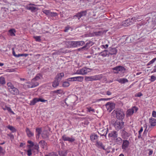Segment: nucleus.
I'll return each mask as SVG.
<instances>
[{
  "instance_id": "f257e3e1",
  "label": "nucleus",
  "mask_w": 156,
  "mask_h": 156,
  "mask_svg": "<svg viewBox=\"0 0 156 156\" xmlns=\"http://www.w3.org/2000/svg\"><path fill=\"white\" fill-rule=\"evenodd\" d=\"M102 78V76L101 75H98L94 76H86L85 78V80L86 81H92L100 80Z\"/></svg>"
},
{
  "instance_id": "f03ea898",
  "label": "nucleus",
  "mask_w": 156,
  "mask_h": 156,
  "mask_svg": "<svg viewBox=\"0 0 156 156\" xmlns=\"http://www.w3.org/2000/svg\"><path fill=\"white\" fill-rule=\"evenodd\" d=\"M116 117L118 119L122 120L125 117V114L123 111L120 109H117L115 111Z\"/></svg>"
},
{
  "instance_id": "7ed1b4c3",
  "label": "nucleus",
  "mask_w": 156,
  "mask_h": 156,
  "mask_svg": "<svg viewBox=\"0 0 156 156\" xmlns=\"http://www.w3.org/2000/svg\"><path fill=\"white\" fill-rule=\"evenodd\" d=\"M138 109L137 107L133 106L131 108L127 110L126 112V116L127 117L130 116L134 112H136Z\"/></svg>"
},
{
  "instance_id": "20e7f679",
  "label": "nucleus",
  "mask_w": 156,
  "mask_h": 156,
  "mask_svg": "<svg viewBox=\"0 0 156 156\" xmlns=\"http://www.w3.org/2000/svg\"><path fill=\"white\" fill-rule=\"evenodd\" d=\"M91 69L88 68H83L77 70L76 74L81 75H85L87 73L90 72Z\"/></svg>"
},
{
  "instance_id": "39448f33",
  "label": "nucleus",
  "mask_w": 156,
  "mask_h": 156,
  "mask_svg": "<svg viewBox=\"0 0 156 156\" xmlns=\"http://www.w3.org/2000/svg\"><path fill=\"white\" fill-rule=\"evenodd\" d=\"M73 47H76L83 46L85 44L84 41H71L69 42Z\"/></svg>"
},
{
  "instance_id": "423d86ee",
  "label": "nucleus",
  "mask_w": 156,
  "mask_h": 156,
  "mask_svg": "<svg viewBox=\"0 0 156 156\" xmlns=\"http://www.w3.org/2000/svg\"><path fill=\"white\" fill-rule=\"evenodd\" d=\"M87 12V10L82 11L80 12H78L76 15L73 16V19H75L76 17L78 20H80V18L82 17L86 16Z\"/></svg>"
},
{
  "instance_id": "0eeeda50",
  "label": "nucleus",
  "mask_w": 156,
  "mask_h": 156,
  "mask_svg": "<svg viewBox=\"0 0 156 156\" xmlns=\"http://www.w3.org/2000/svg\"><path fill=\"white\" fill-rule=\"evenodd\" d=\"M124 125V122H122L116 121L114 124V127L115 129L118 131L122 128Z\"/></svg>"
},
{
  "instance_id": "6e6552de",
  "label": "nucleus",
  "mask_w": 156,
  "mask_h": 156,
  "mask_svg": "<svg viewBox=\"0 0 156 156\" xmlns=\"http://www.w3.org/2000/svg\"><path fill=\"white\" fill-rule=\"evenodd\" d=\"M105 106L107 110L109 112H111L113 109L115 108V104L111 102H107L105 105Z\"/></svg>"
},
{
  "instance_id": "1a4fd4ad",
  "label": "nucleus",
  "mask_w": 156,
  "mask_h": 156,
  "mask_svg": "<svg viewBox=\"0 0 156 156\" xmlns=\"http://www.w3.org/2000/svg\"><path fill=\"white\" fill-rule=\"evenodd\" d=\"M83 80V77L82 76H76L71 77L67 79L68 81H75L82 82Z\"/></svg>"
},
{
  "instance_id": "9d476101",
  "label": "nucleus",
  "mask_w": 156,
  "mask_h": 156,
  "mask_svg": "<svg viewBox=\"0 0 156 156\" xmlns=\"http://www.w3.org/2000/svg\"><path fill=\"white\" fill-rule=\"evenodd\" d=\"M47 101V100H45L41 98H34L32 101H30V105H33L38 102L40 101L41 102H45Z\"/></svg>"
},
{
  "instance_id": "9b49d317",
  "label": "nucleus",
  "mask_w": 156,
  "mask_h": 156,
  "mask_svg": "<svg viewBox=\"0 0 156 156\" xmlns=\"http://www.w3.org/2000/svg\"><path fill=\"white\" fill-rule=\"evenodd\" d=\"M73 97H68L65 99V103L68 106L71 105L74 102V101L73 100Z\"/></svg>"
},
{
  "instance_id": "f8f14e48",
  "label": "nucleus",
  "mask_w": 156,
  "mask_h": 156,
  "mask_svg": "<svg viewBox=\"0 0 156 156\" xmlns=\"http://www.w3.org/2000/svg\"><path fill=\"white\" fill-rule=\"evenodd\" d=\"M112 70L116 71L117 72H115V73H118L119 71L124 72L125 71L126 69L124 68V67L119 66L113 68Z\"/></svg>"
},
{
  "instance_id": "ddd939ff",
  "label": "nucleus",
  "mask_w": 156,
  "mask_h": 156,
  "mask_svg": "<svg viewBox=\"0 0 156 156\" xmlns=\"http://www.w3.org/2000/svg\"><path fill=\"white\" fill-rule=\"evenodd\" d=\"M62 138L64 141H68L70 142H72L75 141V139L73 137H68L66 135H63Z\"/></svg>"
},
{
  "instance_id": "4468645a",
  "label": "nucleus",
  "mask_w": 156,
  "mask_h": 156,
  "mask_svg": "<svg viewBox=\"0 0 156 156\" xmlns=\"http://www.w3.org/2000/svg\"><path fill=\"white\" fill-rule=\"evenodd\" d=\"M129 141L127 140H124L122 146V148L123 150H126L129 145Z\"/></svg>"
},
{
  "instance_id": "2eb2a0df",
  "label": "nucleus",
  "mask_w": 156,
  "mask_h": 156,
  "mask_svg": "<svg viewBox=\"0 0 156 156\" xmlns=\"http://www.w3.org/2000/svg\"><path fill=\"white\" fill-rule=\"evenodd\" d=\"M143 15H137L131 18V21H133V22H136V21H140L143 19Z\"/></svg>"
},
{
  "instance_id": "dca6fc26",
  "label": "nucleus",
  "mask_w": 156,
  "mask_h": 156,
  "mask_svg": "<svg viewBox=\"0 0 156 156\" xmlns=\"http://www.w3.org/2000/svg\"><path fill=\"white\" fill-rule=\"evenodd\" d=\"M9 91L13 95H17L19 94V91L18 90L14 87L11 89H9Z\"/></svg>"
},
{
  "instance_id": "f3484780",
  "label": "nucleus",
  "mask_w": 156,
  "mask_h": 156,
  "mask_svg": "<svg viewBox=\"0 0 156 156\" xmlns=\"http://www.w3.org/2000/svg\"><path fill=\"white\" fill-rule=\"evenodd\" d=\"M34 82H32V81L31 82L28 83L27 85V87L28 88L34 87L37 86L39 83L37 82L34 83Z\"/></svg>"
},
{
  "instance_id": "a211bd4d",
  "label": "nucleus",
  "mask_w": 156,
  "mask_h": 156,
  "mask_svg": "<svg viewBox=\"0 0 156 156\" xmlns=\"http://www.w3.org/2000/svg\"><path fill=\"white\" fill-rule=\"evenodd\" d=\"M108 131V129H103L101 128H100L99 129V132H98L99 134L101 136H106Z\"/></svg>"
},
{
  "instance_id": "6ab92c4d",
  "label": "nucleus",
  "mask_w": 156,
  "mask_h": 156,
  "mask_svg": "<svg viewBox=\"0 0 156 156\" xmlns=\"http://www.w3.org/2000/svg\"><path fill=\"white\" fill-rule=\"evenodd\" d=\"M95 146L99 149H102L104 150H105V147L103 145L102 142L100 141H96Z\"/></svg>"
},
{
  "instance_id": "aec40b11",
  "label": "nucleus",
  "mask_w": 156,
  "mask_h": 156,
  "mask_svg": "<svg viewBox=\"0 0 156 156\" xmlns=\"http://www.w3.org/2000/svg\"><path fill=\"white\" fill-rule=\"evenodd\" d=\"M109 48V51H108V54L113 55L116 54L117 50L116 48Z\"/></svg>"
},
{
  "instance_id": "412c9836",
  "label": "nucleus",
  "mask_w": 156,
  "mask_h": 156,
  "mask_svg": "<svg viewBox=\"0 0 156 156\" xmlns=\"http://www.w3.org/2000/svg\"><path fill=\"white\" fill-rule=\"evenodd\" d=\"M149 122L151 126H156V119L153 118H151L149 120Z\"/></svg>"
},
{
  "instance_id": "4be33fe9",
  "label": "nucleus",
  "mask_w": 156,
  "mask_h": 156,
  "mask_svg": "<svg viewBox=\"0 0 156 156\" xmlns=\"http://www.w3.org/2000/svg\"><path fill=\"white\" fill-rule=\"evenodd\" d=\"M130 135V134L124 130H123L122 133V136L123 139H127Z\"/></svg>"
},
{
  "instance_id": "5701e85b",
  "label": "nucleus",
  "mask_w": 156,
  "mask_h": 156,
  "mask_svg": "<svg viewBox=\"0 0 156 156\" xmlns=\"http://www.w3.org/2000/svg\"><path fill=\"white\" fill-rule=\"evenodd\" d=\"M64 76V74L63 72L58 73L55 77V79H56L59 81H60L62 77Z\"/></svg>"
},
{
  "instance_id": "b1692460",
  "label": "nucleus",
  "mask_w": 156,
  "mask_h": 156,
  "mask_svg": "<svg viewBox=\"0 0 156 156\" xmlns=\"http://www.w3.org/2000/svg\"><path fill=\"white\" fill-rule=\"evenodd\" d=\"M42 132V129L41 128H36V138H39L40 134Z\"/></svg>"
},
{
  "instance_id": "393cba45",
  "label": "nucleus",
  "mask_w": 156,
  "mask_h": 156,
  "mask_svg": "<svg viewBox=\"0 0 156 156\" xmlns=\"http://www.w3.org/2000/svg\"><path fill=\"white\" fill-rule=\"evenodd\" d=\"M40 146L43 148L47 149V143L44 140H41L39 142Z\"/></svg>"
},
{
  "instance_id": "a878e982",
  "label": "nucleus",
  "mask_w": 156,
  "mask_h": 156,
  "mask_svg": "<svg viewBox=\"0 0 156 156\" xmlns=\"http://www.w3.org/2000/svg\"><path fill=\"white\" fill-rule=\"evenodd\" d=\"M41 135L43 138L46 139L49 137V133L47 131H44L41 134Z\"/></svg>"
},
{
  "instance_id": "bb28decb",
  "label": "nucleus",
  "mask_w": 156,
  "mask_h": 156,
  "mask_svg": "<svg viewBox=\"0 0 156 156\" xmlns=\"http://www.w3.org/2000/svg\"><path fill=\"white\" fill-rule=\"evenodd\" d=\"M26 132L27 134L28 137H31L33 136L34 135L33 133H32L28 128H26Z\"/></svg>"
},
{
  "instance_id": "cd10ccee",
  "label": "nucleus",
  "mask_w": 156,
  "mask_h": 156,
  "mask_svg": "<svg viewBox=\"0 0 156 156\" xmlns=\"http://www.w3.org/2000/svg\"><path fill=\"white\" fill-rule=\"evenodd\" d=\"M130 19H127V20H125L123 22L122 25L124 26H129L131 24V23L132 21L130 22Z\"/></svg>"
},
{
  "instance_id": "c85d7f7f",
  "label": "nucleus",
  "mask_w": 156,
  "mask_h": 156,
  "mask_svg": "<svg viewBox=\"0 0 156 156\" xmlns=\"http://www.w3.org/2000/svg\"><path fill=\"white\" fill-rule=\"evenodd\" d=\"M60 81L56 79H55L54 80L52 83V86L54 87H57L58 86Z\"/></svg>"
},
{
  "instance_id": "c756f323",
  "label": "nucleus",
  "mask_w": 156,
  "mask_h": 156,
  "mask_svg": "<svg viewBox=\"0 0 156 156\" xmlns=\"http://www.w3.org/2000/svg\"><path fill=\"white\" fill-rule=\"evenodd\" d=\"M42 75L40 73L37 74L34 78L32 79V81L34 82L35 81L38 80H40L41 78L42 77Z\"/></svg>"
},
{
  "instance_id": "7c9ffc66",
  "label": "nucleus",
  "mask_w": 156,
  "mask_h": 156,
  "mask_svg": "<svg viewBox=\"0 0 156 156\" xmlns=\"http://www.w3.org/2000/svg\"><path fill=\"white\" fill-rule=\"evenodd\" d=\"M108 54V51L107 50H105L99 53V55L103 57H106Z\"/></svg>"
},
{
  "instance_id": "2f4dec72",
  "label": "nucleus",
  "mask_w": 156,
  "mask_h": 156,
  "mask_svg": "<svg viewBox=\"0 0 156 156\" xmlns=\"http://www.w3.org/2000/svg\"><path fill=\"white\" fill-rule=\"evenodd\" d=\"M98 138L97 135L94 133L91 134L90 136V138L91 141L97 140L98 139Z\"/></svg>"
},
{
  "instance_id": "473e14b6",
  "label": "nucleus",
  "mask_w": 156,
  "mask_h": 156,
  "mask_svg": "<svg viewBox=\"0 0 156 156\" xmlns=\"http://www.w3.org/2000/svg\"><path fill=\"white\" fill-rule=\"evenodd\" d=\"M117 80L121 83H124L128 82V80L126 78H121Z\"/></svg>"
},
{
  "instance_id": "72a5a7b5",
  "label": "nucleus",
  "mask_w": 156,
  "mask_h": 156,
  "mask_svg": "<svg viewBox=\"0 0 156 156\" xmlns=\"http://www.w3.org/2000/svg\"><path fill=\"white\" fill-rule=\"evenodd\" d=\"M108 136L110 137H117V134L116 133V132L115 131L111 132L108 134Z\"/></svg>"
},
{
  "instance_id": "f704fd0d",
  "label": "nucleus",
  "mask_w": 156,
  "mask_h": 156,
  "mask_svg": "<svg viewBox=\"0 0 156 156\" xmlns=\"http://www.w3.org/2000/svg\"><path fill=\"white\" fill-rule=\"evenodd\" d=\"M9 32L10 34V36H15V30L14 29H12L9 30Z\"/></svg>"
},
{
  "instance_id": "c9c22d12",
  "label": "nucleus",
  "mask_w": 156,
  "mask_h": 156,
  "mask_svg": "<svg viewBox=\"0 0 156 156\" xmlns=\"http://www.w3.org/2000/svg\"><path fill=\"white\" fill-rule=\"evenodd\" d=\"M26 9H27L31 10L32 12H34L36 9V8L30 6H27L26 7Z\"/></svg>"
},
{
  "instance_id": "e433bc0d",
  "label": "nucleus",
  "mask_w": 156,
  "mask_h": 156,
  "mask_svg": "<svg viewBox=\"0 0 156 156\" xmlns=\"http://www.w3.org/2000/svg\"><path fill=\"white\" fill-rule=\"evenodd\" d=\"M67 81H64L62 83V86L63 87H67L69 86L70 85V83Z\"/></svg>"
},
{
  "instance_id": "4c0bfd02",
  "label": "nucleus",
  "mask_w": 156,
  "mask_h": 156,
  "mask_svg": "<svg viewBox=\"0 0 156 156\" xmlns=\"http://www.w3.org/2000/svg\"><path fill=\"white\" fill-rule=\"evenodd\" d=\"M94 33L95 35L97 36H101L103 34V32L101 31H98L94 32Z\"/></svg>"
},
{
  "instance_id": "58836bf2",
  "label": "nucleus",
  "mask_w": 156,
  "mask_h": 156,
  "mask_svg": "<svg viewBox=\"0 0 156 156\" xmlns=\"http://www.w3.org/2000/svg\"><path fill=\"white\" fill-rule=\"evenodd\" d=\"M5 80L3 77H0V85L4 84L5 83Z\"/></svg>"
},
{
  "instance_id": "ea45409f",
  "label": "nucleus",
  "mask_w": 156,
  "mask_h": 156,
  "mask_svg": "<svg viewBox=\"0 0 156 156\" xmlns=\"http://www.w3.org/2000/svg\"><path fill=\"white\" fill-rule=\"evenodd\" d=\"M115 141L118 144H121L123 141L122 139L120 137L117 138L116 139Z\"/></svg>"
},
{
  "instance_id": "a19ab883",
  "label": "nucleus",
  "mask_w": 156,
  "mask_h": 156,
  "mask_svg": "<svg viewBox=\"0 0 156 156\" xmlns=\"http://www.w3.org/2000/svg\"><path fill=\"white\" fill-rule=\"evenodd\" d=\"M7 128L11 130L12 132H15L16 129L13 126L9 125L7 127Z\"/></svg>"
},
{
  "instance_id": "79ce46f5",
  "label": "nucleus",
  "mask_w": 156,
  "mask_h": 156,
  "mask_svg": "<svg viewBox=\"0 0 156 156\" xmlns=\"http://www.w3.org/2000/svg\"><path fill=\"white\" fill-rule=\"evenodd\" d=\"M34 38L36 41L40 42L41 41V37L40 36H34Z\"/></svg>"
},
{
  "instance_id": "37998d69",
  "label": "nucleus",
  "mask_w": 156,
  "mask_h": 156,
  "mask_svg": "<svg viewBox=\"0 0 156 156\" xmlns=\"http://www.w3.org/2000/svg\"><path fill=\"white\" fill-rule=\"evenodd\" d=\"M7 85L8 87V89L9 90V89H11L12 87H14V86L10 82L8 83H7Z\"/></svg>"
},
{
  "instance_id": "c03bdc74",
  "label": "nucleus",
  "mask_w": 156,
  "mask_h": 156,
  "mask_svg": "<svg viewBox=\"0 0 156 156\" xmlns=\"http://www.w3.org/2000/svg\"><path fill=\"white\" fill-rule=\"evenodd\" d=\"M33 146H34V149H35L36 150L37 152H38L39 148L38 145L37 144H34V145Z\"/></svg>"
},
{
  "instance_id": "a18cd8bd",
  "label": "nucleus",
  "mask_w": 156,
  "mask_h": 156,
  "mask_svg": "<svg viewBox=\"0 0 156 156\" xmlns=\"http://www.w3.org/2000/svg\"><path fill=\"white\" fill-rule=\"evenodd\" d=\"M156 60V58H154L153 59L151 60L147 64V66H149L152 64L154 63V62Z\"/></svg>"
},
{
  "instance_id": "49530a36",
  "label": "nucleus",
  "mask_w": 156,
  "mask_h": 156,
  "mask_svg": "<svg viewBox=\"0 0 156 156\" xmlns=\"http://www.w3.org/2000/svg\"><path fill=\"white\" fill-rule=\"evenodd\" d=\"M143 22L142 21L140 24H139V25H137V27L138 29H141V28H143L144 25V24H143Z\"/></svg>"
},
{
  "instance_id": "de8ad7c7",
  "label": "nucleus",
  "mask_w": 156,
  "mask_h": 156,
  "mask_svg": "<svg viewBox=\"0 0 156 156\" xmlns=\"http://www.w3.org/2000/svg\"><path fill=\"white\" fill-rule=\"evenodd\" d=\"M90 44V42L87 43L82 48H83L84 49H85L86 48H88L90 47V46L89 45Z\"/></svg>"
},
{
  "instance_id": "09e8293b",
  "label": "nucleus",
  "mask_w": 156,
  "mask_h": 156,
  "mask_svg": "<svg viewBox=\"0 0 156 156\" xmlns=\"http://www.w3.org/2000/svg\"><path fill=\"white\" fill-rule=\"evenodd\" d=\"M28 54H18L17 55V57H19L20 56H25L26 57L28 56Z\"/></svg>"
},
{
  "instance_id": "8fccbe9b",
  "label": "nucleus",
  "mask_w": 156,
  "mask_h": 156,
  "mask_svg": "<svg viewBox=\"0 0 156 156\" xmlns=\"http://www.w3.org/2000/svg\"><path fill=\"white\" fill-rule=\"evenodd\" d=\"M44 13H45L47 15L50 16L51 12L50 11L48 10H45L43 11Z\"/></svg>"
},
{
  "instance_id": "3c124183",
  "label": "nucleus",
  "mask_w": 156,
  "mask_h": 156,
  "mask_svg": "<svg viewBox=\"0 0 156 156\" xmlns=\"http://www.w3.org/2000/svg\"><path fill=\"white\" fill-rule=\"evenodd\" d=\"M87 109L88 111L90 112H94L95 110L94 109L92 108L91 107H88L87 108Z\"/></svg>"
},
{
  "instance_id": "603ef678",
  "label": "nucleus",
  "mask_w": 156,
  "mask_h": 156,
  "mask_svg": "<svg viewBox=\"0 0 156 156\" xmlns=\"http://www.w3.org/2000/svg\"><path fill=\"white\" fill-rule=\"evenodd\" d=\"M27 142L28 143L30 144V145H29V147H33L34 145V143L30 140H28L27 141Z\"/></svg>"
},
{
  "instance_id": "864d4df0",
  "label": "nucleus",
  "mask_w": 156,
  "mask_h": 156,
  "mask_svg": "<svg viewBox=\"0 0 156 156\" xmlns=\"http://www.w3.org/2000/svg\"><path fill=\"white\" fill-rule=\"evenodd\" d=\"M53 92L54 93H56L59 94H61L62 92V90L61 89L58 90H55L53 91Z\"/></svg>"
},
{
  "instance_id": "5fc2aeb1",
  "label": "nucleus",
  "mask_w": 156,
  "mask_h": 156,
  "mask_svg": "<svg viewBox=\"0 0 156 156\" xmlns=\"http://www.w3.org/2000/svg\"><path fill=\"white\" fill-rule=\"evenodd\" d=\"M57 16V14L55 12H51L50 16Z\"/></svg>"
},
{
  "instance_id": "6e6d98bb",
  "label": "nucleus",
  "mask_w": 156,
  "mask_h": 156,
  "mask_svg": "<svg viewBox=\"0 0 156 156\" xmlns=\"http://www.w3.org/2000/svg\"><path fill=\"white\" fill-rule=\"evenodd\" d=\"M156 80V77L154 76H151V81L153 82Z\"/></svg>"
},
{
  "instance_id": "4d7b16f0",
  "label": "nucleus",
  "mask_w": 156,
  "mask_h": 156,
  "mask_svg": "<svg viewBox=\"0 0 156 156\" xmlns=\"http://www.w3.org/2000/svg\"><path fill=\"white\" fill-rule=\"evenodd\" d=\"M7 110L9 112H10L12 113L13 114H14V113L12 110V109H11V108L9 107H6Z\"/></svg>"
},
{
  "instance_id": "13d9d810",
  "label": "nucleus",
  "mask_w": 156,
  "mask_h": 156,
  "mask_svg": "<svg viewBox=\"0 0 156 156\" xmlns=\"http://www.w3.org/2000/svg\"><path fill=\"white\" fill-rule=\"evenodd\" d=\"M27 154L29 156H30L32 154L31 150V149H29L27 151Z\"/></svg>"
},
{
  "instance_id": "bf43d9fd",
  "label": "nucleus",
  "mask_w": 156,
  "mask_h": 156,
  "mask_svg": "<svg viewBox=\"0 0 156 156\" xmlns=\"http://www.w3.org/2000/svg\"><path fill=\"white\" fill-rule=\"evenodd\" d=\"M7 135L10 137V139L11 140H12L13 139L14 137L13 135H12V134L11 133L8 134H7Z\"/></svg>"
},
{
  "instance_id": "052dcab7",
  "label": "nucleus",
  "mask_w": 156,
  "mask_h": 156,
  "mask_svg": "<svg viewBox=\"0 0 156 156\" xmlns=\"http://www.w3.org/2000/svg\"><path fill=\"white\" fill-rule=\"evenodd\" d=\"M67 153V151H65V153L64 154H63L61 152V153L59 154L60 156H66Z\"/></svg>"
},
{
  "instance_id": "680f3d73",
  "label": "nucleus",
  "mask_w": 156,
  "mask_h": 156,
  "mask_svg": "<svg viewBox=\"0 0 156 156\" xmlns=\"http://www.w3.org/2000/svg\"><path fill=\"white\" fill-rule=\"evenodd\" d=\"M143 95L140 92L136 94H135V97H140L141 96H142Z\"/></svg>"
},
{
  "instance_id": "e2e57ef3",
  "label": "nucleus",
  "mask_w": 156,
  "mask_h": 156,
  "mask_svg": "<svg viewBox=\"0 0 156 156\" xmlns=\"http://www.w3.org/2000/svg\"><path fill=\"white\" fill-rule=\"evenodd\" d=\"M111 98H101L100 99L99 101H108L109 100H111Z\"/></svg>"
},
{
  "instance_id": "0e129e2a",
  "label": "nucleus",
  "mask_w": 156,
  "mask_h": 156,
  "mask_svg": "<svg viewBox=\"0 0 156 156\" xmlns=\"http://www.w3.org/2000/svg\"><path fill=\"white\" fill-rule=\"evenodd\" d=\"M152 116L154 117H156V112L155 111H153L152 113Z\"/></svg>"
},
{
  "instance_id": "69168bd1",
  "label": "nucleus",
  "mask_w": 156,
  "mask_h": 156,
  "mask_svg": "<svg viewBox=\"0 0 156 156\" xmlns=\"http://www.w3.org/2000/svg\"><path fill=\"white\" fill-rule=\"evenodd\" d=\"M99 99H95L93 100V101L92 102V103H95L97 102H99L101 101H99Z\"/></svg>"
},
{
  "instance_id": "338daca9",
  "label": "nucleus",
  "mask_w": 156,
  "mask_h": 156,
  "mask_svg": "<svg viewBox=\"0 0 156 156\" xmlns=\"http://www.w3.org/2000/svg\"><path fill=\"white\" fill-rule=\"evenodd\" d=\"M106 94L108 95H110L112 94V93L110 91L108 90L106 92Z\"/></svg>"
},
{
  "instance_id": "774afa93",
  "label": "nucleus",
  "mask_w": 156,
  "mask_h": 156,
  "mask_svg": "<svg viewBox=\"0 0 156 156\" xmlns=\"http://www.w3.org/2000/svg\"><path fill=\"white\" fill-rule=\"evenodd\" d=\"M156 72V65L154 66V69L151 71V73H153Z\"/></svg>"
}]
</instances>
